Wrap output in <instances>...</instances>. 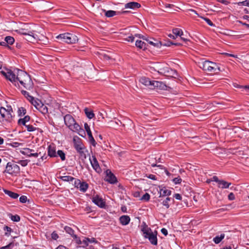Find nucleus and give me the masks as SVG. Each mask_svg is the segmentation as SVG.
I'll return each instance as SVG.
<instances>
[{
  "instance_id": "f257e3e1",
  "label": "nucleus",
  "mask_w": 249,
  "mask_h": 249,
  "mask_svg": "<svg viewBox=\"0 0 249 249\" xmlns=\"http://www.w3.org/2000/svg\"><path fill=\"white\" fill-rule=\"evenodd\" d=\"M18 81L27 89H29L32 87L33 82L29 75L19 69L17 70L16 83Z\"/></svg>"
},
{
  "instance_id": "f03ea898",
  "label": "nucleus",
  "mask_w": 249,
  "mask_h": 249,
  "mask_svg": "<svg viewBox=\"0 0 249 249\" xmlns=\"http://www.w3.org/2000/svg\"><path fill=\"white\" fill-rule=\"evenodd\" d=\"M142 231L143 232L144 237L148 239L151 244L153 245H157L158 239L157 236L158 233L156 231H152L151 229L145 224L142 227Z\"/></svg>"
},
{
  "instance_id": "7ed1b4c3",
  "label": "nucleus",
  "mask_w": 249,
  "mask_h": 249,
  "mask_svg": "<svg viewBox=\"0 0 249 249\" xmlns=\"http://www.w3.org/2000/svg\"><path fill=\"white\" fill-rule=\"evenodd\" d=\"M199 67L209 72L217 73L220 71V68L216 63L208 60L199 62Z\"/></svg>"
},
{
  "instance_id": "20e7f679",
  "label": "nucleus",
  "mask_w": 249,
  "mask_h": 249,
  "mask_svg": "<svg viewBox=\"0 0 249 249\" xmlns=\"http://www.w3.org/2000/svg\"><path fill=\"white\" fill-rule=\"evenodd\" d=\"M56 38L60 39L63 42L69 44L75 43L78 41V38L76 35L70 33L60 34Z\"/></svg>"
},
{
  "instance_id": "39448f33",
  "label": "nucleus",
  "mask_w": 249,
  "mask_h": 249,
  "mask_svg": "<svg viewBox=\"0 0 249 249\" xmlns=\"http://www.w3.org/2000/svg\"><path fill=\"white\" fill-rule=\"evenodd\" d=\"M5 172L12 175L16 176L20 172V168L18 165L14 162L7 163Z\"/></svg>"
},
{
  "instance_id": "423d86ee",
  "label": "nucleus",
  "mask_w": 249,
  "mask_h": 249,
  "mask_svg": "<svg viewBox=\"0 0 249 249\" xmlns=\"http://www.w3.org/2000/svg\"><path fill=\"white\" fill-rule=\"evenodd\" d=\"M16 71L14 72L11 71H7L5 72L3 71H1V74L8 80L10 81L13 83L16 86Z\"/></svg>"
},
{
  "instance_id": "0eeeda50",
  "label": "nucleus",
  "mask_w": 249,
  "mask_h": 249,
  "mask_svg": "<svg viewBox=\"0 0 249 249\" xmlns=\"http://www.w3.org/2000/svg\"><path fill=\"white\" fill-rule=\"evenodd\" d=\"M11 109H6L4 107H1L0 108V114L1 117L6 121L10 122L12 115L11 112Z\"/></svg>"
},
{
  "instance_id": "6e6552de",
  "label": "nucleus",
  "mask_w": 249,
  "mask_h": 249,
  "mask_svg": "<svg viewBox=\"0 0 249 249\" xmlns=\"http://www.w3.org/2000/svg\"><path fill=\"white\" fill-rule=\"evenodd\" d=\"M73 146L76 151L84 150L86 147L82 142V140L77 137H74L73 138Z\"/></svg>"
},
{
  "instance_id": "1a4fd4ad",
  "label": "nucleus",
  "mask_w": 249,
  "mask_h": 249,
  "mask_svg": "<svg viewBox=\"0 0 249 249\" xmlns=\"http://www.w3.org/2000/svg\"><path fill=\"white\" fill-rule=\"evenodd\" d=\"M73 238L75 240V243L79 245V247L85 248L88 246V244L86 242L88 239L87 237H82L81 238L77 237L76 235H73Z\"/></svg>"
},
{
  "instance_id": "9d476101",
  "label": "nucleus",
  "mask_w": 249,
  "mask_h": 249,
  "mask_svg": "<svg viewBox=\"0 0 249 249\" xmlns=\"http://www.w3.org/2000/svg\"><path fill=\"white\" fill-rule=\"evenodd\" d=\"M92 201L100 208H104L106 206L105 201L98 195L93 196L92 197Z\"/></svg>"
},
{
  "instance_id": "9b49d317",
  "label": "nucleus",
  "mask_w": 249,
  "mask_h": 249,
  "mask_svg": "<svg viewBox=\"0 0 249 249\" xmlns=\"http://www.w3.org/2000/svg\"><path fill=\"white\" fill-rule=\"evenodd\" d=\"M89 160L92 168L95 170V171L98 173L101 172L102 170L95 156H92L91 158H89Z\"/></svg>"
},
{
  "instance_id": "f8f14e48",
  "label": "nucleus",
  "mask_w": 249,
  "mask_h": 249,
  "mask_svg": "<svg viewBox=\"0 0 249 249\" xmlns=\"http://www.w3.org/2000/svg\"><path fill=\"white\" fill-rule=\"evenodd\" d=\"M106 176L105 178L106 181L109 182L111 184H114L117 182V178L115 176L111 173V172L107 170L106 171Z\"/></svg>"
},
{
  "instance_id": "ddd939ff",
  "label": "nucleus",
  "mask_w": 249,
  "mask_h": 249,
  "mask_svg": "<svg viewBox=\"0 0 249 249\" xmlns=\"http://www.w3.org/2000/svg\"><path fill=\"white\" fill-rule=\"evenodd\" d=\"M73 131L77 132L80 135L83 137V134H85L84 130L75 122L70 128Z\"/></svg>"
},
{
  "instance_id": "4468645a",
  "label": "nucleus",
  "mask_w": 249,
  "mask_h": 249,
  "mask_svg": "<svg viewBox=\"0 0 249 249\" xmlns=\"http://www.w3.org/2000/svg\"><path fill=\"white\" fill-rule=\"evenodd\" d=\"M34 150L29 149V148H24L23 150L21 152L22 154L24 155H27L28 157H34L36 158L38 157L39 155V153H34Z\"/></svg>"
},
{
  "instance_id": "2eb2a0df",
  "label": "nucleus",
  "mask_w": 249,
  "mask_h": 249,
  "mask_svg": "<svg viewBox=\"0 0 249 249\" xmlns=\"http://www.w3.org/2000/svg\"><path fill=\"white\" fill-rule=\"evenodd\" d=\"M64 121L66 125L70 128L71 126L75 122L73 117L71 115L67 114L64 117Z\"/></svg>"
},
{
  "instance_id": "dca6fc26",
  "label": "nucleus",
  "mask_w": 249,
  "mask_h": 249,
  "mask_svg": "<svg viewBox=\"0 0 249 249\" xmlns=\"http://www.w3.org/2000/svg\"><path fill=\"white\" fill-rule=\"evenodd\" d=\"M152 88H157L160 89H165L166 88V85L162 82L157 81H152Z\"/></svg>"
},
{
  "instance_id": "f3484780",
  "label": "nucleus",
  "mask_w": 249,
  "mask_h": 249,
  "mask_svg": "<svg viewBox=\"0 0 249 249\" xmlns=\"http://www.w3.org/2000/svg\"><path fill=\"white\" fill-rule=\"evenodd\" d=\"M25 36V39L29 42L35 41L37 36L33 31H28V33H27Z\"/></svg>"
},
{
  "instance_id": "a211bd4d",
  "label": "nucleus",
  "mask_w": 249,
  "mask_h": 249,
  "mask_svg": "<svg viewBox=\"0 0 249 249\" xmlns=\"http://www.w3.org/2000/svg\"><path fill=\"white\" fill-rule=\"evenodd\" d=\"M139 81L143 85L149 87L150 88H152V81H150L149 78L142 77L140 79Z\"/></svg>"
},
{
  "instance_id": "6ab92c4d",
  "label": "nucleus",
  "mask_w": 249,
  "mask_h": 249,
  "mask_svg": "<svg viewBox=\"0 0 249 249\" xmlns=\"http://www.w3.org/2000/svg\"><path fill=\"white\" fill-rule=\"evenodd\" d=\"M141 7V4L136 2H130L127 3L125 4V8H129L132 9H135L139 8Z\"/></svg>"
},
{
  "instance_id": "aec40b11",
  "label": "nucleus",
  "mask_w": 249,
  "mask_h": 249,
  "mask_svg": "<svg viewBox=\"0 0 249 249\" xmlns=\"http://www.w3.org/2000/svg\"><path fill=\"white\" fill-rule=\"evenodd\" d=\"M48 154L50 157H57L55 148L53 145H50L48 147Z\"/></svg>"
},
{
  "instance_id": "412c9836",
  "label": "nucleus",
  "mask_w": 249,
  "mask_h": 249,
  "mask_svg": "<svg viewBox=\"0 0 249 249\" xmlns=\"http://www.w3.org/2000/svg\"><path fill=\"white\" fill-rule=\"evenodd\" d=\"M231 184V183H229L224 180H220L218 184V187L221 189L228 188Z\"/></svg>"
},
{
  "instance_id": "4be33fe9",
  "label": "nucleus",
  "mask_w": 249,
  "mask_h": 249,
  "mask_svg": "<svg viewBox=\"0 0 249 249\" xmlns=\"http://www.w3.org/2000/svg\"><path fill=\"white\" fill-rule=\"evenodd\" d=\"M130 220V217L127 215H123L120 217V223L123 225H127Z\"/></svg>"
},
{
  "instance_id": "5701e85b",
  "label": "nucleus",
  "mask_w": 249,
  "mask_h": 249,
  "mask_svg": "<svg viewBox=\"0 0 249 249\" xmlns=\"http://www.w3.org/2000/svg\"><path fill=\"white\" fill-rule=\"evenodd\" d=\"M88 152V151L86 147L84 148V150L77 151V153L79 154L80 158L83 160H85L87 158V153Z\"/></svg>"
},
{
  "instance_id": "b1692460",
  "label": "nucleus",
  "mask_w": 249,
  "mask_h": 249,
  "mask_svg": "<svg viewBox=\"0 0 249 249\" xmlns=\"http://www.w3.org/2000/svg\"><path fill=\"white\" fill-rule=\"evenodd\" d=\"M37 109L43 114H46L48 112L47 106L44 105L42 102H41V105L37 108Z\"/></svg>"
},
{
  "instance_id": "393cba45",
  "label": "nucleus",
  "mask_w": 249,
  "mask_h": 249,
  "mask_svg": "<svg viewBox=\"0 0 249 249\" xmlns=\"http://www.w3.org/2000/svg\"><path fill=\"white\" fill-rule=\"evenodd\" d=\"M88 187L89 185L88 183L85 182H81L78 186V189H79L81 192H85L87 190Z\"/></svg>"
},
{
  "instance_id": "a878e982",
  "label": "nucleus",
  "mask_w": 249,
  "mask_h": 249,
  "mask_svg": "<svg viewBox=\"0 0 249 249\" xmlns=\"http://www.w3.org/2000/svg\"><path fill=\"white\" fill-rule=\"evenodd\" d=\"M30 117L28 115L25 116L23 118L20 119L18 121V123L19 124L26 125V123L30 121Z\"/></svg>"
},
{
  "instance_id": "bb28decb",
  "label": "nucleus",
  "mask_w": 249,
  "mask_h": 249,
  "mask_svg": "<svg viewBox=\"0 0 249 249\" xmlns=\"http://www.w3.org/2000/svg\"><path fill=\"white\" fill-rule=\"evenodd\" d=\"M171 191L170 190L166 189L165 188L160 189V196H169L171 195Z\"/></svg>"
},
{
  "instance_id": "cd10ccee",
  "label": "nucleus",
  "mask_w": 249,
  "mask_h": 249,
  "mask_svg": "<svg viewBox=\"0 0 249 249\" xmlns=\"http://www.w3.org/2000/svg\"><path fill=\"white\" fill-rule=\"evenodd\" d=\"M135 45L137 47H138L140 49H142L144 50L146 48V43L141 40H136V43H135Z\"/></svg>"
},
{
  "instance_id": "c85d7f7f",
  "label": "nucleus",
  "mask_w": 249,
  "mask_h": 249,
  "mask_svg": "<svg viewBox=\"0 0 249 249\" xmlns=\"http://www.w3.org/2000/svg\"><path fill=\"white\" fill-rule=\"evenodd\" d=\"M3 191L6 195L9 196L10 197H11L12 198L16 199L19 196V195L18 194L13 192L12 191L7 190H4V189H3Z\"/></svg>"
},
{
  "instance_id": "c756f323",
  "label": "nucleus",
  "mask_w": 249,
  "mask_h": 249,
  "mask_svg": "<svg viewBox=\"0 0 249 249\" xmlns=\"http://www.w3.org/2000/svg\"><path fill=\"white\" fill-rule=\"evenodd\" d=\"M85 113L87 117L89 119H92L94 116V114L93 111L89 110L88 108H85L84 109Z\"/></svg>"
},
{
  "instance_id": "7c9ffc66",
  "label": "nucleus",
  "mask_w": 249,
  "mask_h": 249,
  "mask_svg": "<svg viewBox=\"0 0 249 249\" xmlns=\"http://www.w3.org/2000/svg\"><path fill=\"white\" fill-rule=\"evenodd\" d=\"M224 237L225 234L224 233L221 234L220 236H216L213 238V241L215 244H218L224 239Z\"/></svg>"
},
{
  "instance_id": "2f4dec72",
  "label": "nucleus",
  "mask_w": 249,
  "mask_h": 249,
  "mask_svg": "<svg viewBox=\"0 0 249 249\" xmlns=\"http://www.w3.org/2000/svg\"><path fill=\"white\" fill-rule=\"evenodd\" d=\"M172 32L173 34L176 36V37L178 36H181L183 35V32L181 30L178 28H175L172 30Z\"/></svg>"
},
{
  "instance_id": "473e14b6",
  "label": "nucleus",
  "mask_w": 249,
  "mask_h": 249,
  "mask_svg": "<svg viewBox=\"0 0 249 249\" xmlns=\"http://www.w3.org/2000/svg\"><path fill=\"white\" fill-rule=\"evenodd\" d=\"M104 11L105 12L106 16L108 18L112 17L116 15V12L113 10H108L107 11L104 10Z\"/></svg>"
},
{
  "instance_id": "72a5a7b5",
  "label": "nucleus",
  "mask_w": 249,
  "mask_h": 249,
  "mask_svg": "<svg viewBox=\"0 0 249 249\" xmlns=\"http://www.w3.org/2000/svg\"><path fill=\"white\" fill-rule=\"evenodd\" d=\"M4 40L6 42V44H8L10 45L13 44L15 41L14 38L10 36H7L5 37Z\"/></svg>"
},
{
  "instance_id": "f704fd0d",
  "label": "nucleus",
  "mask_w": 249,
  "mask_h": 249,
  "mask_svg": "<svg viewBox=\"0 0 249 249\" xmlns=\"http://www.w3.org/2000/svg\"><path fill=\"white\" fill-rule=\"evenodd\" d=\"M60 178L64 181H72L74 178L69 176H62Z\"/></svg>"
},
{
  "instance_id": "c9c22d12",
  "label": "nucleus",
  "mask_w": 249,
  "mask_h": 249,
  "mask_svg": "<svg viewBox=\"0 0 249 249\" xmlns=\"http://www.w3.org/2000/svg\"><path fill=\"white\" fill-rule=\"evenodd\" d=\"M56 155H57V156H58L60 157V158H61V160H64L66 159L65 154L62 150H58L56 153Z\"/></svg>"
},
{
  "instance_id": "e433bc0d",
  "label": "nucleus",
  "mask_w": 249,
  "mask_h": 249,
  "mask_svg": "<svg viewBox=\"0 0 249 249\" xmlns=\"http://www.w3.org/2000/svg\"><path fill=\"white\" fill-rule=\"evenodd\" d=\"M65 230L67 233L70 234L73 237V235H75L74 234V231L71 227L66 226L65 227Z\"/></svg>"
},
{
  "instance_id": "4c0bfd02",
  "label": "nucleus",
  "mask_w": 249,
  "mask_h": 249,
  "mask_svg": "<svg viewBox=\"0 0 249 249\" xmlns=\"http://www.w3.org/2000/svg\"><path fill=\"white\" fill-rule=\"evenodd\" d=\"M84 127H85V129L86 131L87 132V134L88 135V137L92 136V133H91V131L90 130L89 126L88 125V124L87 123H85V124H84Z\"/></svg>"
},
{
  "instance_id": "58836bf2",
  "label": "nucleus",
  "mask_w": 249,
  "mask_h": 249,
  "mask_svg": "<svg viewBox=\"0 0 249 249\" xmlns=\"http://www.w3.org/2000/svg\"><path fill=\"white\" fill-rule=\"evenodd\" d=\"M171 198L167 197L166 199L162 202V204L163 206H165L166 208H169L170 207L169 202L170 201Z\"/></svg>"
},
{
  "instance_id": "ea45409f",
  "label": "nucleus",
  "mask_w": 249,
  "mask_h": 249,
  "mask_svg": "<svg viewBox=\"0 0 249 249\" xmlns=\"http://www.w3.org/2000/svg\"><path fill=\"white\" fill-rule=\"evenodd\" d=\"M168 69V68H159L158 70H155L156 71H157L159 73L161 74H164L166 72H168V71L167 70Z\"/></svg>"
},
{
  "instance_id": "a19ab883",
  "label": "nucleus",
  "mask_w": 249,
  "mask_h": 249,
  "mask_svg": "<svg viewBox=\"0 0 249 249\" xmlns=\"http://www.w3.org/2000/svg\"><path fill=\"white\" fill-rule=\"evenodd\" d=\"M41 101L38 99H35L32 104L37 109V108L41 105Z\"/></svg>"
},
{
  "instance_id": "79ce46f5",
  "label": "nucleus",
  "mask_w": 249,
  "mask_h": 249,
  "mask_svg": "<svg viewBox=\"0 0 249 249\" xmlns=\"http://www.w3.org/2000/svg\"><path fill=\"white\" fill-rule=\"evenodd\" d=\"M155 42H153V41H149V43L150 44L153 45L154 47H160V46L161 45V43L157 40H155Z\"/></svg>"
},
{
  "instance_id": "37998d69",
  "label": "nucleus",
  "mask_w": 249,
  "mask_h": 249,
  "mask_svg": "<svg viewBox=\"0 0 249 249\" xmlns=\"http://www.w3.org/2000/svg\"><path fill=\"white\" fill-rule=\"evenodd\" d=\"M26 110L24 107H21L18 108V113L19 116L24 115L26 114Z\"/></svg>"
},
{
  "instance_id": "c03bdc74",
  "label": "nucleus",
  "mask_w": 249,
  "mask_h": 249,
  "mask_svg": "<svg viewBox=\"0 0 249 249\" xmlns=\"http://www.w3.org/2000/svg\"><path fill=\"white\" fill-rule=\"evenodd\" d=\"M24 126L26 127L27 131L29 132L34 131L36 129V128L32 125L26 124Z\"/></svg>"
},
{
  "instance_id": "a18cd8bd",
  "label": "nucleus",
  "mask_w": 249,
  "mask_h": 249,
  "mask_svg": "<svg viewBox=\"0 0 249 249\" xmlns=\"http://www.w3.org/2000/svg\"><path fill=\"white\" fill-rule=\"evenodd\" d=\"M18 33L26 36L27 33H28V31L25 29H19L16 31Z\"/></svg>"
},
{
  "instance_id": "49530a36",
  "label": "nucleus",
  "mask_w": 249,
  "mask_h": 249,
  "mask_svg": "<svg viewBox=\"0 0 249 249\" xmlns=\"http://www.w3.org/2000/svg\"><path fill=\"white\" fill-rule=\"evenodd\" d=\"M150 197V196L149 194L148 193H145L144 195H143L142 196V197L141 199L142 200H144V201H147L149 200Z\"/></svg>"
},
{
  "instance_id": "de8ad7c7",
  "label": "nucleus",
  "mask_w": 249,
  "mask_h": 249,
  "mask_svg": "<svg viewBox=\"0 0 249 249\" xmlns=\"http://www.w3.org/2000/svg\"><path fill=\"white\" fill-rule=\"evenodd\" d=\"M10 218L12 221L15 222H18L20 220V217L18 215H11Z\"/></svg>"
},
{
  "instance_id": "09e8293b",
  "label": "nucleus",
  "mask_w": 249,
  "mask_h": 249,
  "mask_svg": "<svg viewBox=\"0 0 249 249\" xmlns=\"http://www.w3.org/2000/svg\"><path fill=\"white\" fill-rule=\"evenodd\" d=\"M100 57L101 59H103L104 60H109L110 59V57L104 53H100Z\"/></svg>"
},
{
  "instance_id": "8fccbe9b",
  "label": "nucleus",
  "mask_w": 249,
  "mask_h": 249,
  "mask_svg": "<svg viewBox=\"0 0 249 249\" xmlns=\"http://www.w3.org/2000/svg\"><path fill=\"white\" fill-rule=\"evenodd\" d=\"M74 183L73 185L75 186V187L78 188V186H79L80 184L81 183V181L79 179L77 178H75L73 179Z\"/></svg>"
},
{
  "instance_id": "3c124183",
  "label": "nucleus",
  "mask_w": 249,
  "mask_h": 249,
  "mask_svg": "<svg viewBox=\"0 0 249 249\" xmlns=\"http://www.w3.org/2000/svg\"><path fill=\"white\" fill-rule=\"evenodd\" d=\"M89 139L90 143H91L93 146H95L96 144V142L92 135L89 137Z\"/></svg>"
},
{
  "instance_id": "603ef678",
  "label": "nucleus",
  "mask_w": 249,
  "mask_h": 249,
  "mask_svg": "<svg viewBox=\"0 0 249 249\" xmlns=\"http://www.w3.org/2000/svg\"><path fill=\"white\" fill-rule=\"evenodd\" d=\"M119 123H122L120 120H118V122H114L113 121H111L110 122V125L114 127H115L116 125H119Z\"/></svg>"
},
{
  "instance_id": "864d4df0",
  "label": "nucleus",
  "mask_w": 249,
  "mask_h": 249,
  "mask_svg": "<svg viewBox=\"0 0 249 249\" xmlns=\"http://www.w3.org/2000/svg\"><path fill=\"white\" fill-rule=\"evenodd\" d=\"M203 19H204V20L207 22V23L211 26H214V24H213V23L211 21V20L208 18H203V17H201Z\"/></svg>"
},
{
  "instance_id": "5fc2aeb1",
  "label": "nucleus",
  "mask_w": 249,
  "mask_h": 249,
  "mask_svg": "<svg viewBox=\"0 0 249 249\" xmlns=\"http://www.w3.org/2000/svg\"><path fill=\"white\" fill-rule=\"evenodd\" d=\"M181 178L179 177H178L177 178H174L173 179V181L176 184H179L181 183Z\"/></svg>"
},
{
  "instance_id": "6e6d98bb",
  "label": "nucleus",
  "mask_w": 249,
  "mask_h": 249,
  "mask_svg": "<svg viewBox=\"0 0 249 249\" xmlns=\"http://www.w3.org/2000/svg\"><path fill=\"white\" fill-rule=\"evenodd\" d=\"M27 198L25 196H22L19 198V201L22 203H25L27 201Z\"/></svg>"
},
{
  "instance_id": "4d7b16f0",
  "label": "nucleus",
  "mask_w": 249,
  "mask_h": 249,
  "mask_svg": "<svg viewBox=\"0 0 249 249\" xmlns=\"http://www.w3.org/2000/svg\"><path fill=\"white\" fill-rule=\"evenodd\" d=\"M239 5L249 6V0H246L239 3Z\"/></svg>"
},
{
  "instance_id": "13d9d810",
  "label": "nucleus",
  "mask_w": 249,
  "mask_h": 249,
  "mask_svg": "<svg viewBox=\"0 0 249 249\" xmlns=\"http://www.w3.org/2000/svg\"><path fill=\"white\" fill-rule=\"evenodd\" d=\"M125 40L132 42L134 40V36H129L125 38Z\"/></svg>"
},
{
  "instance_id": "bf43d9fd",
  "label": "nucleus",
  "mask_w": 249,
  "mask_h": 249,
  "mask_svg": "<svg viewBox=\"0 0 249 249\" xmlns=\"http://www.w3.org/2000/svg\"><path fill=\"white\" fill-rule=\"evenodd\" d=\"M87 239H88L86 241L88 245H89V243H97V241L94 238H89L87 237Z\"/></svg>"
},
{
  "instance_id": "052dcab7",
  "label": "nucleus",
  "mask_w": 249,
  "mask_h": 249,
  "mask_svg": "<svg viewBox=\"0 0 249 249\" xmlns=\"http://www.w3.org/2000/svg\"><path fill=\"white\" fill-rule=\"evenodd\" d=\"M19 163L22 166H26L27 165L28 161L27 160H20Z\"/></svg>"
},
{
  "instance_id": "680f3d73",
  "label": "nucleus",
  "mask_w": 249,
  "mask_h": 249,
  "mask_svg": "<svg viewBox=\"0 0 249 249\" xmlns=\"http://www.w3.org/2000/svg\"><path fill=\"white\" fill-rule=\"evenodd\" d=\"M59 237L58 235L55 232H53L52 233V238L54 240H56Z\"/></svg>"
},
{
  "instance_id": "e2e57ef3",
  "label": "nucleus",
  "mask_w": 249,
  "mask_h": 249,
  "mask_svg": "<svg viewBox=\"0 0 249 249\" xmlns=\"http://www.w3.org/2000/svg\"><path fill=\"white\" fill-rule=\"evenodd\" d=\"M211 180L212 181H215L217 183V184H218L220 180L218 179L217 177L213 176L212 178H211Z\"/></svg>"
},
{
  "instance_id": "0e129e2a",
  "label": "nucleus",
  "mask_w": 249,
  "mask_h": 249,
  "mask_svg": "<svg viewBox=\"0 0 249 249\" xmlns=\"http://www.w3.org/2000/svg\"><path fill=\"white\" fill-rule=\"evenodd\" d=\"M26 98L32 104L33 102V101L35 100V98L32 96H26Z\"/></svg>"
},
{
  "instance_id": "69168bd1",
  "label": "nucleus",
  "mask_w": 249,
  "mask_h": 249,
  "mask_svg": "<svg viewBox=\"0 0 249 249\" xmlns=\"http://www.w3.org/2000/svg\"><path fill=\"white\" fill-rule=\"evenodd\" d=\"M26 98L32 104L33 102V101L35 100V98L32 96H26Z\"/></svg>"
},
{
  "instance_id": "338daca9",
  "label": "nucleus",
  "mask_w": 249,
  "mask_h": 249,
  "mask_svg": "<svg viewBox=\"0 0 249 249\" xmlns=\"http://www.w3.org/2000/svg\"><path fill=\"white\" fill-rule=\"evenodd\" d=\"M228 198L231 200H234L235 199L234 194L232 193H231L228 196Z\"/></svg>"
},
{
  "instance_id": "774afa93",
  "label": "nucleus",
  "mask_w": 249,
  "mask_h": 249,
  "mask_svg": "<svg viewBox=\"0 0 249 249\" xmlns=\"http://www.w3.org/2000/svg\"><path fill=\"white\" fill-rule=\"evenodd\" d=\"M12 243H10L9 244H8V245L7 246H5L4 247H2L1 248H0V249H11L10 248V246L12 245Z\"/></svg>"
}]
</instances>
